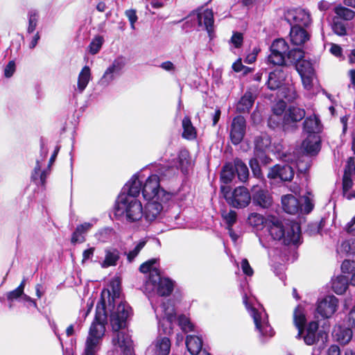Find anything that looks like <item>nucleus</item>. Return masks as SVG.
<instances>
[{
	"label": "nucleus",
	"instance_id": "1a4fd4ad",
	"mask_svg": "<svg viewBox=\"0 0 355 355\" xmlns=\"http://www.w3.org/2000/svg\"><path fill=\"white\" fill-rule=\"evenodd\" d=\"M156 318L158 320L159 328L164 327L163 332L170 334L172 331L171 324L175 319V312L173 303L171 301L163 302L159 307L154 308Z\"/></svg>",
	"mask_w": 355,
	"mask_h": 355
},
{
	"label": "nucleus",
	"instance_id": "13d9d810",
	"mask_svg": "<svg viewBox=\"0 0 355 355\" xmlns=\"http://www.w3.org/2000/svg\"><path fill=\"white\" fill-rule=\"evenodd\" d=\"M40 168H41V164L39 161H37L36 166L35 167L34 173L32 175V178L34 180H36L40 177L41 183L42 184H44L45 182L46 176H47V173L46 171H43L40 174L39 172L40 171Z\"/></svg>",
	"mask_w": 355,
	"mask_h": 355
},
{
	"label": "nucleus",
	"instance_id": "b1692460",
	"mask_svg": "<svg viewBox=\"0 0 355 355\" xmlns=\"http://www.w3.org/2000/svg\"><path fill=\"white\" fill-rule=\"evenodd\" d=\"M282 206L284 211L289 214H295L300 211V203L292 194H286L282 197Z\"/></svg>",
	"mask_w": 355,
	"mask_h": 355
},
{
	"label": "nucleus",
	"instance_id": "a211bd4d",
	"mask_svg": "<svg viewBox=\"0 0 355 355\" xmlns=\"http://www.w3.org/2000/svg\"><path fill=\"white\" fill-rule=\"evenodd\" d=\"M148 203L145 206L144 216L148 221L156 220L161 214L164 205L168 202H162L160 200L153 199L147 200Z\"/></svg>",
	"mask_w": 355,
	"mask_h": 355
},
{
	"label": "nucleus",
	"instance_id": "412c9836",
	"mask_svg": "<svg viewBox=\"0 0 355 355\" xmlns=\"http://www.w3.org/2000/svg\"><path fill=\"white\" fill-rule=\"evenodd\" d=\"M286 76L287 73L283 68H279L270 72L266 83L268 88L270 90H279L284 87L283 84Z\"/></svg>",
	"mask_w": 355,
	"mask_h": 355
},
{
	"label": "nucleus",
	"instance_id": "0e129e2a",
	"mask_svg": "<svg viewBox=\"0 0 355 355\" xmlns=\"http://www.w3.org/2000/svg\"><path fill=\"white\" fill-rule=\"evenodd\" d=\"M125 14L130 23L131 28L132 30H135V24L138 19V17L136 14V10H132V9L128 10L125 11Z\"/></svg>",
	"mask_w": 355,
	"mask_h": 355
},
{
	"label": "nucleus",
	"instance_id": "39448f33",
	"mask_svg": "<svg viewBox=\"0 0 355 355\" xmlns=\"http://www.w3.org/2000/svg\"><path fill=\"white\" fill-rule=\"evenodd\" d=\"M117 215L124 217L127 223H139L144 216V210L141 202L133 197L121 194L116 205Z\"/></svg>",
	"mask_w": 355,
	"mask_h": 355
},
{
	"label": "nucleus",
	"instance_id": "a19ab883",
	"mask_svg": "<svg viewBox=\"0 0 355 355\" xmlns=\"http://www.w3.org/2000/svg\"><path fill=\"white\" fill-rule=\"evenodd\" d=\"M295 67L300 75L311 74L314 72L312 63L306 58L297 62Z\"/></svg>",
	"mask_w": 355,
	"mask_h": 355
},
{
	"label": "nucleus",
	"instance_id": "052dcab7",
	"mask_svg": "<svg viewBox=\"0 0 355 355\" xmlns=\"http://www.w3.org/2000/svg\"><path fill=\"white\" fill-rule=\"evenodd\" d=\"M114 234V230L110 227L102 229L96 234L98 239L102 242H105L108 238Z\"/></svg>",
	"mask_w": 355,
	"mask_h": 355
},
{
	"label": "nucleus",
	"instance_id": "f704fd0d",
	"mask_svg": "<svg viewBox=\"0 0 355 355\" xmlns=\"http://www.w3.org/2000/svg\"><path fill=\"white\" fill-rule=\"evenodd\" d=\"M254 98L251 92H246L239 101L236 107L237 110L240 112L249 111L254 103Z\"/></svg>",
	"mask_w": 355,
	"mask_h": 355
},
{
	"label": "nucleus",
	"instance_id": "4d7b16f0",
	"mask_svg": "<svg viewBox=\"0 0 355 355\" xmlns=\"http://www.w3.org/2000/svg\"><path fill=\"white\" fill-rule=\"evenodd\" d=\"M222 216L225 220L228 227H232L236 221V213L234 211L230 210V211H223Z\"/></svg>",
	"mask_w": 355,
	"mask_h": 355
},
{
	"label": "nucleus",
	"instance_id": "79ce46f5",
	"mask_svg": "<svg viewBox=\"0 0 355 355\" xmlns=\"http://www.w3.org/2000/svg\"><path fill=\"white\" fill-rule=\"evenodd\" d=\"M39 13L35 10H31L28 12V25L27 27L28 33H32L36 29L39 20Z\"/></svg>",
	"mask_w": 355,
	"mask_h": 355
},
{
	"label": "nucleus",
	"instance_id": "a18cd8bd",
	"mask_svg": "<svg viewBox=\"0 0 355 355\" xmlns=\"http://www.w3.org/2000/svg\"><path fill=\"white\" fill-rule=\"evenodd\" d=\"M255 148L260 150L264 151L270 145V139L266 135L257 137L255 139Z\"/></svg>",
	"mask_w": 355,
	"mask_h": 355
},
{
	"label": "nucleus",
	"instance_id": "dca6fc26",
	"mask_svg": "<svg viewBox=\"0 0 355 355\" xmlns=\"http://www.w3.org/2000/svg\"><path fill=\"white\" fill-rule=\"evenodd\" d=\"M193 16L196 18L198 26L205 28L210 37L214 31V13L209 9H200Z\"/></svg>",
	"mask_w": 355,
	"mask_h": 355
},
{
	"label": "nucleus",
	"instance_id": "c9c22d12",
	"mask_svg": "<svg viewBox=\"0 0 355 355\" xmlns=\"http://www.w3.org/2000/svg\"><path fill=\"white\" fill-rule=\"evenodd\" d=\"M119 252L116 249H108L105 250V259L101 263L103 268L116 266L119 259Z\"/></svg>",
	"mask_w": 355,
	"mask_h": 355
},
{
	"label": "nucleus",
	"instance_id": "c85d7f7f",
	"mask_svg": "<svg viewBox=\"0 0 355 355\" xmlns=\"http://www.w3.org/2000/svg\"><path fill=\"white\" fill-rule=\"evenodd\" d=\"M92 78L91 69L88 66H85L78 76L77 89L82 93L87 87Z\"/></svg>",
	"mask_w": 355,
	"mask_h": 355
},
{
	"label": "nucleus",
	"instance_id": "f8f14e48",
	"mask_svg": "<svg viewBox=\"0 0 355 355\" xmlns=\"http://www.w3.org/2000/svg\"><path fill=\"white\" fill-rule=\"evenodd\" d=\"M251 201V195L244 187H236L228 198V204L236 208L246 207Z\"/></svg>",
	"mask_w": 355,
	"mask_h": 355
},
{
	"label": "nucleus",
	"instance_id": "ea45409f",
	"mask_svg": "<svg viewBox=\"0 0 355 355\" xmlns=\"http://www.w3.org/2000/svg\"><path fill=\"white\" fill-rule=\"evenodd\" d=\"M234 168L239 179L241 182H245L249 175V171L247 166L239 159L234 160Z\"/></svg>",
	"mask_w": 355,
	"mask_h": 355
},
{
	"label": "nucleus",
	"instance_id": "20e7f679",
	"mask_svg": "<svg viewBox=\"0 0 355 355\" xmlns=\"http://www.w3.org/2000/svg\"><path fill=\"white\" fill-rule=\"evenodd\" d=\"M175 168L169 167L166 169V174L160 172L162 178L157 175H150L143 184L142 196L146 200L157 199L162 202H168L173 198V193L165 191L160 187V181L164 176H170L175 174Z\"/></svg>",
	"mask_w": 355,
	"mask_h": 355
},
{
	"label": "nucleus",
	"instance_id": "ddd939ff",
	"mask_svg": "<svg viewBox=\"0 0 355 355\" xmlns=\"http://www.w3.org/2000/svg\"><path fill=\"white\" fill-rule=\"evenodd\" d=\"M110 289H104L101 293V298L98 302L96 307L100 304H103L104 306L105 311L107 315V306L105 303V299H108V306H113L112 302L115 303L116 301L120 299V283L117 280H114L110 283Z\"/></svg>",
	"mask_w": 355,
	"mask_h": 355
},
{
	"label": "nucleus",
	"instance_id": "2eb2a0df",
	"mask_svg": "<svg viewBox=\"0 0 355 355\" xmlns=\"http://www.w3.org/2000/svg\"><path fill=\"white\" fill-rule=\"evenodd\" d=\"M245 132V120L241 116H237L234 118L231 129L230 139L233 144H239L243 139Z\"/></svg>",
	"mask_w": 355,
	"mask_h": 355
},
{
	"label": "nucleus",
	"instance_id": "09e8293b",
	"mask_svg": "<svg viewBox=\"0 0 355 355\" xmlns=\"http://www.w3.org/2000/svg\"><path fill=\"white\" fill-rule=\"evenodd\" d=\"M234 177V168L230 165H225L221 172V180L225 184L230 182Z\"/></svg>",
	"mask_w": 355,
	"mask_h": 355
},
{
	"label": "nucleus",
	"instance_id": "37998d69",
	"mask_svg": "<svg viewBox=\"0 0 355 355\" xmlns=\"http://www.w3.org/2000/svg\"><path fill=\"white\" fill-rule=\"evenodd\" d=\"M288 58L295 65L305 58L304 52L300 49H294L288 52Z\"/></svg>",
	"mask_w": 355,
	"mask_h": 355
},
{
	"label": "nucleus",
	"instance_id": "3c124183",
	"mask_svg": "<svg viewBox=\"0 0 355 355\" xmlns=\"http://www.w3.org/2000/svg\"><path fill=\"white\" fill-rule=\"evenodd\" d=\"M103 43V39L101 36L96 37L91 42L89 46V53L94 55L96 54L101 49Z\"/></svg>",
	"mask_w": 355,
	"mask_h": 355
},
{
	"label": "nucleus",
	"instance_id": "6e6552de",
	"mask_svg": "<svg viewBox=\"0 0 355 355\" xmlns=\"http://www.w3.org/2000/svg\"><path fill=\"white\" fill-rule=\"evenodd\" d=\"M173 282L168 278L162 277L158 270L151 272L145 284L146 292L157 293L160 296H168L173 290Z\"/></svg>",
	"mask_w": 355,
	"mask_h": 355
},
{
	"label": "nucleus",
	"instance_id": "393cba45",
	"mask_svg": "<svg viewBox=\"0 0 355 355\" xmlns=\"http://www.w3.org/2000/svg\"><path fill=\"white\" fill-rule=\"evenodd\" d=\"M290 40L293 44L300 46L309 40V34L302 27L293 26L291 29Z\"/></svg>",
	"mask_w": 355,
	"mask_h": 355
},
{
	"label": "nucleus",
	"instance_id": "f03ea898",
	"mask_svg": "<svg viewBox=\"0 0 355 355\" xmlns=\"http://www.w3.org/2000/svg\"><path fill=\"white\" fill-rule=\"evenodd\" d=\"M106 322L107 315L104 306L100 304L96 308L95 319L90 326L83 355H98L105 335Z\"/></svg>",
	"mask_w": 355,
	"mask_h": 355
},
{
	"label": "nucleus",
	"instance_id": "f3484780",
	"mask_svg": "<svg viewBox=\"0 0 355 355\" xmlns=\"http://www.w3.org/2000/svg\"><path fill=\"white\" fill-rule=\"evenodd\" d=\"M318 323L317 322H311L305 329V335L303 336L304 343L308 345H312L319 340L320 337L324 340H327L328 335L322 331H318Z\"/></svg>",
	"mask_w": 355,
	"mask_h": 355
},
{
	"label": "nucleus",
	"instance_id": "cd10ccee",
	"mask_svg": "<svg viewBox=\"0 0 355 355\" xmlns=\"http://www.w3.org/2000/svg\"><path fill=\"white\" fill-rule=\"evenodd\" d=\"M186 346L191 355H198L202 349V340L198 336L189 335L186 339Z\"/></svg>",
	"mask_w": 355,
	"mask_h": 355
},
{
	"label": "nucleus",
	"instance_id": "e2e57ef3",
	"mask_svg": "<svg viewBox=\"0 0 355 355\" xmlns=\"http://www.w3.org/2000/svg\"><path fill=\"white\" fill-rule=\"evenodd\" d=\"M343 273H352L355 270V263L349 260H345L341 264Z\"/></svg>",
	"mask_w": 355,
	"mask_h": 355
},
{
	"label": "nucleus",
	"instance_id": "69168bd1",
	"mask_svg": "<svg viewBox=\"0 0 355 355\" xmlns=\"http://www.w3.org/2000/svg\"><path fill=\"white\" fill-rule=\"evenodd\" d=\"M286 103L282 101H279L272 108V114H277V115L284 116L285 112Z\"/></svg>",
	"mask_w": 355,
	"mask_h": 355
},
{
	"label": "nucleus",
	"instance_id": "603ef678",
	"mask_svg": "<svg viewBox=\"0 0 355 355\" xmlns=\"http://www.w3.org/2000/svg\"><path fill=\"white\" fill-rule=\"evenodd\" d=\"M178 323L183 331L188 332L193 331V324L189 319L184 315H180L178 318Z\"/></svg>",
	"mask_w": 355,
	"mask_h": 355
},
{
	"label": "nucleus",
	"instance_id": "864d4df0",
	"mask_svg": "<svg viewBox=\"0 0 355 355\" xmlns=\"http://www.w3.org/2000/svg\"><path fill=\"white\" fill-rule=\"evenodd\" d=\"M156 259H151L145 263H142L140 266L139 270L143 273L149 272V276L150 275V273L154 270H158L155 266V264L157 263Z\"/></svg>",
	"mask_w": 355,
	"mask_h": 355
},
{
	"label": "nucleus",
	"instance_id": "49530a36",
	"mask_svg": "<svg viewBox=\"0 0 355 355\" xmlns=\"http://www.w3.org/2000/svg\"><path fill=\"white\" fill-rule=\"evenodd\" d=\"M288 49V46L286 42L284 39H277L275 40L271 46H270V51L272 52H276V53H285L286 51Z\"/></svg>",
	"mask_w": 355,
	"mask_h": 355
},
{
	"label": "nucleus",
	"instance_id": "473e14b6",
	"mask_svg": "<svg viewBox=\"0 0 355 355\" xmlns=\"http://www.w3.org/2000/svg\"><path fill=\"white\" fill-rule=\"evenodd\" d=\"M248 223L257 230H261L268 225V217L258 213H252L248 218Z\"/></svg>",
	"mask_w": 355,
	"mask_h": 355
},
{
	"label": "nucleus",
	"instance_id": "e433bc0d",
	"mask_svg": "<svg viewBox=\"0 0 355 355\" xmlns=\"http://www.w3.org/2000/svg\"><path fill=\"white\" fill-rule=\"evenodd\" d=\"M348 286V278L344 275L338 276L332 281V288L334 291L341 295L345 292Z\"/></svg>",
	"mask_w": 355,
	"mask_h": 355
},
{
	"label": "nucleus",
	"instance_id": "680f3d73",
	"mask_svg": "<svg viewBox=\"0 0 355 355\" xmlns=\"http://www.w3.org/2000/svg\"><path fill=\"white\" fill-rule=\"evenodd\" d=\"M333 31L338 35H345L346 34V28L343 22L340 21H334L332 24Z\"/></svg>",
	"mask_w": 355,
	"mask_h": 355
},
{
	"label": "nucleus",
	"instance_id": "bb28decb",
	"mask_svg": "<svg viewBox=\"0 0 355 355\" xmlns=\"http://www.w3.org/2000/svg\"><path fill=\"white\" fill-rule=\"evenodd\" d=\"M352 331L349 327H343L338 325L334 328L333 336L341 345L347 344L352 338Z\"/></svg>",
	"mask_w": 355,
	"mask_h": 355
},
{
	"label": "nucleus",
	"instance_id": "f257e3e1",
	"mask_svg": "<svg viewBox=\"0 0 355 355\" xmlns=\"http://www.w3.org/2000/svg\"><path fill=\"white\" fill-rule=\"evenodd\" d=\"M112 304L113 306H108V309L110 311V322L114 331L113 345L119 347L124 355H131L132 342L130 336L125 331H119L125 325V321L130 314V307L121 300Z\"/></svg>",
	"mask_w": 355,
	"mask_h": 355
},
{
	"label": "nucleus",
	"instance_id": "4be33fe9",
	"mask_svg": "<svg viewBox=\"0 0 355 355\" xmlns=\"http://www.w3.org/2000/svg\"><path fill=\"white\" fill-rule=\"evenodd\" d=\"M96 222V220L93 219L90 222H85L78 225L72 234L71 242L73 244H76L77 243H82L85 242V235L93 227Z\"/></svg>",
	"mask_w": 355,
	"mask_h": 355
},
{
	"label": "nucleus",
	"instance_id": "7c9ffc66",
	"mask_svg": "<svg viewBox=\"0 0 355 355\" xmlns=\"http://www.w3.org/2000/svg\"><path fill=\"white\" fill-rule=\"evenodd\" d=\"M293 318L295 325L298 329L297 338H299L302 336L304 332V326L306 322V318L303 309L300 306H297L295 309Z\"/></svg>",
	"mask_w": 355,
	"mask_h": 355
},
{
	"label": "nucleus",
	"instance_id": "5fc2aeb1",
	"mask_svg": "<svg viewBox=\"0 0 355 355\" xmlns=\"http://www.w3.org/2000/svg\"><path fill=\"white\" fill-rule=\"evenodd\" d=\"M268 60L275 65H282L284 63V54L271 51Z\"/></svg>",
	"mask_w": 355,
	"mask_h": 355
},
{
	"label": "nucleus",
	"instance_id": "2f4dec72",
	"mask_svg": "<svg viewBox=\"0 0 355 355\" xmlns=\"http://www.w3.org/2000/svg\"><path fill=\"white\" fill-rule=\"evenodd\" d=\"M154 347L157 355H168L171 349V341L167 337L157 338Z\"/></svg>",
	"mask_w": 355,
	"mask_h": 355
},
{
	"label": "nucleus",
	"instance_id": "4468645a",
	"mask_svg": "<svg viewBox=\"0 0 355 355\" xmlns=\"http://www.w3.org/2000/svg\"><path fill=\"white\" fill-rule=\"evenodd\" d=\"M338 299L334 295H328L318 302L316 312L322 318H330L337 310Z\"/></svg>",
	"mask_w": 355,
	"mask_h": 355
},
{
	"label": "nucleus",
	"instance_id": "c756f323",
	"mask_svg": "<svg viewBox=\"0 0 355 355\" xmlns=\"http://www.w3.org/2000/svg\"><path fill=\"white\" fill-rule=\"evenodd\" d=\"M182 126L183 129L182 137L188 140H193L197 137L196 128L193 125L189 116H185L182 119Z\"/></svg>",
	"mask_w": 355,
	"mask_h": 355
},
{
	"label": "nucleus",
	"instance_id": "4c0bfd02",
	"mask_svg": "<svg viewBox=\"0 0 355 355\" xmlns=\"http://www.w3.org/2000/svg\"><path fill=\"white\" fill-rule=\"evenodd\" d=\"M286 117L289 119V125L292 123H295L302 120L305 116V111L303 109L291 107L285 113Z\"/></svg>",
	"mask_w": 355,
	"mask_h": 355
},
{
	"label": "nucleus",
	"instance_id": "7ed1b4c3",
	"mask_svg": "<svg viewBox=\"0 0 355 355\" xmlns=\"http://www.w3.org/2000/svg\"><path fill=\"white\" fill-rule=\"evenodd\" d=\"M269 233L274 240L282 241L285 245H297L300 242L301 230L297 223H291L286 227L275 216H268Z\"/></svg>",
	"mask_w": 355,
	"mask_h": 355
},
{
	"label": "nucleus",
	"instance_id": "8fccbe9b",
	"mask_svg": "<svg viewBox=\"0 0 355 355\" xmlns=\"http://www.w3.org/2000/svg\"><path fill=\"white\" fill-rule=\"evenodd\" d=\"M146 243V241L145 239L140 240L135 244L134 249L130 250L127 254V257L130 262L132 261L139 254L141 249H143V248L145 246Z\"/></svg>",
	"mask_w": 355,
	"mask_h": 355
},
{
	"label": "nucleus",
	"instance_id": "c03bdc74",
	"mask_svg": "<svg viewBox=\"0 0 355 355\" xmlns=\"http://www.w3.org/2000/svg\"><path fill=\"white\" fill-rule=\"evenodd\" d=\"M313 200L311 193L308 192L306 196H304V204L300 205V211L304 214H309L313 209Z\"/></svg>",
	"mask_w": 355,
	"mask_h": 355
},
{
	"label": "nucleus",
	"instance_id": "0eeeda50",
	"mask_svg": "<svg viewBox=\"0 0 355 355\" xmlns=\"http://www.w3.org/2000/svg\"><path fill=\"white\" fill-rule=\"evenodd\" d=\"M243 303L253 318L257 330L263 337H272L275 332L268 323V315L263 308L255 309L248 302V297L245 294L243 297Z\"/></svg>",
	"mask_w": 355,
	"mask_h": 355
},
{
	"label": "nucleus",
	"instance_id": "6e6d98bb",
	"mask_svg": "<svg viewBox=\"0 0 355 355\" xmlns=\"http://www.w3.org/2000/svg\"><path fill=\"white\" fill-rule=\"evenodd\" d=\"M179 164L181 170L184 171L190 164V159L187 151H182L179 155Z\"/></svg>",
	"mask_w": 355,
	"mask_h": 355
},
{
	"label": "nucleus",
	"instance_id": "58836bf2",
	"mask_svg": "<svg viewBox=\"0 0 355 355\" xmlns=\"http://www.w3.org/2000/svg\"><path fill=\"white\" fill-rule=\"evenodd\" d=\"M278 97L284 98L289 102H292L297 97L295 87L293 85H288L278 90Z\"/></svg>",
	"mask_w": 355,
	"mask_h": 355
},
{
	"label": "nucleus",
	"instance_id": "9b49d317",
	"mask_svg": "<svg viewBox=\"0 0 355 355\" xmlns=\"http://www.w3.org/2000/svg\"><path fill=\"white\" fill-rule=\"evenodd\" d=\"M251 192V199L254 205L262 209H268L272 206L273 199L267 189L262 186L255 185L252 187Z\"/></svg>",
	"mask_w": 355,
	"mask_h": 355
},
{
	"label": "nucleus",
	"instance_id": "aec40b11",
	"mask_svg": "<svg viewBox=\"0 0 355 355\" xmlns=\"http://www.w3.org/2000/svg\"><path fill=\"white\" fill-rule=\"evenodd\" d=\"M288 19L293 21L295 24L294 26H297L298 27H308L312 21L310 13L301 8H297L289 12L288 14Z\"/></svg>",
	"mask_w": 355,
	"mask_h": 355
},
{
	"label": "nucleus",
	"instance_id": "9d476101",
	"mask_svg": "<svg viewBox=\"0 0 355 355\" xmlns=\"http://www.w3.org/2000/svg\"><path fill=\"white\" fill-rule=\"evenodd\" d=\"M126 64L125 58L123 56L117 57L112 63L105 69L98 84L102 87L110 85L116 76H119Z\"/></svg>",
	"mask_w": 355,
	"mask_h": 355
},
{
	"label": "nucleus",
	"instance_id": "bf43d9fd",
	"mask_svg": "<svg viewBox=\"0 0 355 355\" xmlns=\"http://www.w3.org/2000/svg\"><path fill=\"white\" fill-rule=\"evenodd\" d=\"M300 76L304 89L310 90L313 86L314 72H312L311 74L300 75Z\"/></svg>",
	"mask_w": 355,
	"mask_h": 355
},
{
	"label": "nucleus",
	"instance_id": "de8ad7c7",
	"mask_svg": "<svg viewBox=\"0 0 355 355\" xmlns=\"http://www.w3.org/2000/svg\"><path fill=\"white\" fill-rule=\"evenodd\" d=\"M335 12L340 17L345 20H351L354 17V12L343 6H337L335 8Z\"/></svg>",
	"mask_w": 355,
	"mask_h": 355
},
{
	"label": "nucleus",
	"instance_id": "5701e85b",
	"mask_svg": "<svg viewBox=\"0 0 355 355\" xmlns=\"http://www.w3.org/2000/svg\"><path fill=\"white\" fill-rule=\"evenodd\" d=\"M142 181L139 180L137 175H135L124 187V192L126 191L127 193H123V194L125 196H131L137 198L140 193H142Z\"/></svg>",
	"mask_w": 355,
	"mask_h": 355
},
{
	"label": "nucleus",
	"instance_id": "423d86ee",
	"mask_svg": "<svg viewBox=\"0 0 355 355\" xmlns=\"http://www.w3.org/2000/svg\"><path fill=\"white\" fill-rule=\"evenodd\" d=\"M322 125L319 119L315 115L306 118L304 122V132L306 135L302 142L303 149L310 155H315L320 150V137Z\"/></svg>",
	"mask_w": 355,
	"mask_h": 355
},
{
	"label": "nucleus",
	"instance_id": "6ab92c4d",
	"mask_svg": "<svg viewBox=\"0 0 355 355\" xmlns=\"http://www.w3.org/2000/svg\"><path fill=\"white\" fill-rule=\"evenodd\" d=\"M268 177L270 179L279 178L282 181H291L294 177V171L289 165L277 164L270 169Z\"/></svg>",
	"mask_w": 355,
	"mask_h": 355
},
{
	"label": "nucleus",
	"instance_id": "774afa93",
	"mask_svg": "<svg viewBox=\"0 0 355 355\" xmlns=\"http://www.w3.org/2000/svg\"><path fill=\"white\" fill-rule=\"evenodd\" d=\"M241 268L243 273L248 276H252L254 273L253 269L246 259H243L241 261Z\"/></svg>",
	"mask_w": 355,
	"mask_h": 355
},
{
	"label": "nucleus",
	"instance_id": "338daca9",
	"mask_svg": "<svg viewBox=\"0 0 355 355\" xmlns=\"http://www.w3.org/2000/svg\"><path fill=\"white\" fill-rule=\"evenodd\" d=\"M16 69L15 63L13 60L10 61L4 69L5 77L9 78L12 76Z\"/></svg>",
	"mask_w": 355,
	"mask_h": 355
},
{
	"label": "nucleus",
	"instance_id": "72a5a7b5",
	"mask_svg": "<svg viewBox=\"0 0 355 355\" xmlns=\"http://www.w3.org/2000/svg\"><path fill=\"white\" fill-rule=\"evenodd\" d=\"M268 125L273 129L282 127L286 130L289 126V119L285 114L284 116L272 114L268 119Z\"/></svg>",
	"mask_w": 355,
	"mask_h": 355
},
{
	"label": "nucleus",
	"instance_id": "a878e982",
	"mask_svg": "<svg viewBox=\"0 0 355 355\" xmlns=\"http://www.w3.org/2000/svg\"><path fill=\"white\" fill-rule=\"evenodd\" d=\"M354 164V158L349 157L347 161V164L345 167L343 178V195L346 198V195L349 193V191L353 186V180L355 178L354 175H352V165Z\"/></svg>",
	"mask_w": 355,
	"mask_h": 355
}]
</instances>
